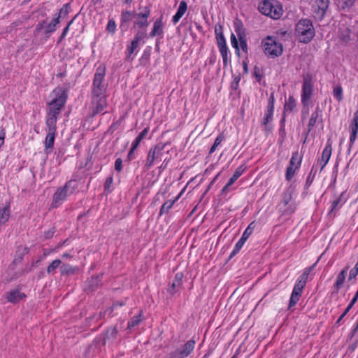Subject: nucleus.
<instances>
[{
  "label": "nucleus",
  "mask_w": 358,
  "mask_h": 358,
  "mask_svg": "<svg viewBox=\"0 0 358 358\" xmlns=\"http://www.w3.org/2000/svg\"><path fill=\"white\" fill-rule=\"evenodd\" d=\"M106 75V68L99 66L94 76L91 91V110L93 116L102 113L107 106L106 86L103 83Z\"/></svg>",
  "instance_id": "1"
},
{
  "label": "nucleus",
  "mask_w": 358,
  "mask_h": 358,
  "mask_svg": "<svg viewBox=\"0 0 358 358\" xmlns=\"http://www.w3.org/2000/svg\"><path fill=\"white\" fill-rule=\"evenodd\" d=\"M295 34L299 38L300 42L303 43H309L315 35L312 21L307 18L301 19L296 24Z\"/></svg>",
  "instance_id": "2"
},
{
  "label": "nucleus",
  "mask_w": 358,
  "mask_h": 358,
  "mask_svg": "<svg viewBox=\"0 0 358 358\" xmlns=\"http://www.w3.org/2000/svg\"><path fill=\"white\" fill-rule=\"evenodd\" d=\"M53 99L48 103V111L47 115L58 117L61 109L64 106L67 94L62 88H56L52 91Z\"/></svg>",
  "instance_id": "3"
},
{
  "label": "nucleus",
  "mask_w": 358,
  "mask_h": 358,
  "mask_svg": "<svg viewBox=\"0 0 358 358\" xmlns=\"http://www.w3.org/2000/svg\"><path fill=\"white\" fill-rule=\"evenodd\" d=\"M77 187L76 181L70 180L63 187L57 189L53 195L52 207L57 208L61 205L68 196L73 194Z\"/></svg>",
  "instance_id": "4"
},
{
  "label": "nucleus",
  "mask_w": 358,
  "mask_h": 358,
  "mask_svg": "<svg viewBox=\"0 0 358 358\" xmlns=\"http://www.w3.org/2000/svg\"><path fill=\"white\" fill-rule=\"evenodd\" d=\"M258 10L263 15L269 16L275 20L279 19L283 12L281 6L278 4L274 5L269 0L260 1L258 5Z\"/></svg>",
  "instance_id": "5"
},
{
  "label": "nucleus",
  "mask_w": 358,
  "mask_h": 358,
  "mask_svg": "<svg viewBox=\"0 0 358 358\" xmlns=\"http://www.w3.org/2000/svg\"><path fill=\"white\" fill-rule=\"evenodd\" d=\"M167 144V143H159L149 150L144 166L145 170H149L154 165L155 162L162 157L163 150Z\"/></svg>",
  "instance_id": "6"
},
{
  "label": "nucleus",
  "mask_w": 358,
  "mask_h": 358,
  "mask_svg": "<svg viewBox=\"0 0 358 358\" xmlns=\"http://www.w3.org/2000/svg\"><path fill=\"white\" fill-rule=\"evenodd\" d=\"M313 92V82L310 75L303 76L301 92V103L303 107L308 106Z\"/></svg>",
  "instance_id": "7"
},
{
  "label": "nucleus",
  "mask_w": 358,
  "mask_h": 358,
  "mask_svg": "<svg viewBox=\"0 0 358 358\" xmlns=\"http://www.w3.org/2000/svg\"><path fill=\"white\" fill-rule=\"evenodd\" d=\"M264 53L273 58L280 56L282 53V45L272 37L268 36L263 44Z\"/></svg>",
  "instance_id": "8"
},
{
  "label": "nucleus",
  "mask_w": 358,
  "mask_h": 358,
  "mask_svg": "<svg viewBox=\"0 0 358 358\" xmlns=\"http://www.w3.org/2000/svg\"><path fill=\"white\" fill-rule=\"evenodd\" d=\"M139 9V13H134V18H136L134 25L139 28L147 27L149 24L148 18L150 15V8L149 6H145Z\"/></svg>",
  "instance_id": "9"
},
{
  "label": "nucleus",
  "mask_w": 358,
  "mask_h": 358,
  "mask_svg": "<svg viewBox=\"0 0 358 358\" xmlns=\"http://www.w3.org/2000/svg\"><path fill=\"white\" fill-rule=\"evenodd\" d=\"M306 283L304 282V281L297 279L294 285V289L292 290V292L291 294L289 308L294 306L299 301L303 289L306 286Z\"/></svg>",
  "instance_id": "10"
},
{
  "label": "nucleus",
  "mask_w": 358,
  "mask_h": 358,
  "mask_svg": "<svg viewBox=\"0 0 358 358\" xmlns=\"http://www.w3.org/2000/svg\"><path fill=\"white\" fill-rule=\"evenodd\" d=\"M194 344V341H188L181 348H178L171 353L170 358H185L187 357L193 350Z\"/></svg>",
  "instance_id": "11"
},
{
  "label": "nucleus",
  "mask_w": 358,
  "mask_h": 358,
  "mask_svg": "<svg viewBox=\"0 0 358 358\" xmlns=\"http://www.w3.org/2000/svg\"><path fill=\"white\" fill-rule=\"evenodd\" d=\"M332 152L331 142L330 140H328L327 143L323 150L322 153L321 159L318 161V164L320 166V171H322L327 164L328 163Z\"/></svg>",
  "instance_id": "12"
},
{
  "label": "nucleus",
  "mask_w": 358,
  "mask_h": 358,
  "mask_svg": "<svg viewBox=\"0 0 358 358\" xmlns=\"http://www.w3.org/2000/svg\"><path fill=\"white\" fill-rule=\"evenodd\" d=\"M6 300L11 303H17L26 297L24 293L20 292L19 289H13L6 293Z\"/></svg>",
  "instance_id": "13"
},
{
  "label": "nucleus",
  "mask_w": 358,
  "mask_h": 358,
  "mask_svg": "<svg viewBox=\"0 0 358 358\" xmlns=\"http://www.w3.org/2000/svg\"><path fill=\"white\" fill-rule=\"evenodd\" d=\"M351 35L352 30L349 27H343L338 30V38L340 41L345 45L348 44L352 40Z\"/></svg>",
  "instance_id": "14"
},
{
  "label": "nucleus",
  "mask_w": 358,
  "mask_h": 358,
  "mask_svg": "<svg viewBox=\"0 0 358 358\" xmlns=\"http://www.w3.org/2000/svg\"><path fill=\"white\" fill-rule=\"evenodd\" d=\"M351 134L350 136V143H349V149H350L356 138L357 134L358 133V117H353L352 122L350 124Z\"/></svg>",
  "instance_id": "15"
},
{
  "label": "nucleus",
  "mask_w": 358,
  "mask_h": 358,
  "mask_svg": "<svg viewBox=\"0 0 358 358\" xmlns=\"http://www.w3.org/2000/svg\"><path fill=\"white\" fill-rule=\"evenodd\" d=\"M187 9V3L185 1H180L179 7L176 13L173 16L172 22L173 24H176L179 22L182 15L185 13Z\"/></svg>",
  "instance_id": "16"
},
{
  "label": "nucleus",
  "mask_w": 358,
  "mask_h": 358,
  "mask_svg": "<svg viewBox=\"0 0 358 358\" xmlns=\"http://www.w3.org/2000/svg\"><path fill=\"white\" fill-rule=\"evenodd\" d=\"M317 10L315 11V13L320 15L322 18L329 8V0H316Z\"/></svg>",
  "instance_id": "17"
},
{
  "label": "nucleus",
  "mask_w": 358,
  "mask_h": 358,
  "mask_svg": "<svg viewBox=\"0 0 358 358\" xmlns=\"http://www.w3.org/2000/svg\"><path fill=\"white\" fill-rule=\"evenodd\" d=\"M216 41L218 48L227 46L226 40L223 34L222 26L215 27V29Z\"/></svg>",
  "instance_id": "18"
},
{
  "label": "nucleus",
  "mask_w": 358,
  "mask_h": 358,
  "mask_svg": "<svg viewBox=\"0 0 358 358\" xmlns=\"http://www.w3.org/2000/svg\"><path fill=\"white\" fill-rule=\"evenodd\" d=\"M322 110L319 106H317L315 110L311 114V117L308 124V134L315 126L317 118L321 116Z\"/></svg>",
  "instance_id": "19"
},
{
  "label": "nucleus",
  "mask_w": 358,
  "mask_h": 358,
  "mask_svg": "<svg viewBox=\"0 0 358 358\" xmlns=\"http://www.w3.org/2000/svg\"><path fill=\"white\" fill-rule=\"evenodd\" d=\"M348 268V266H345L337 275L336 282L334 285V287L336 289V292H338L340 288L343 286L346 278Z\"/></svg>",
  "instance_id": "20"
},
{
  "label": "nucleus",
  "mask_w": 358,
  "mask_h": 358,
  "mask_svg": "<svg viewBox=\"0 0 358 358\" xmlns=\"http://www.w3.org/2000/svg\"><path fill=\"white\" fill-rule=\"evenodd\" d=\"M57 121V117L47 115L46 121H45L46 131L56 133V131H57V126H56Z\"/></svg>",
  "instance_id": "21"
},
{
  "label": "nucleus",
  "mask_w": 358,
  "mask_h": 358,
  "mask_svg": "<svg viewBox=\"0 0 358 358\" xmlns=\"http://www.w3.org/2000/svg\"><path fill=\"white\" fill-rule=\"evenodd\" d=\"M181 194L182 192H180L176 197H175L174 199H170L164 202L160 208L159 215H162L163 214L167 213L169 211V210L173 207V204L179 199Z\"/></svg>",
  "instance_id": "22"
},
{
  "label": "nucleus",
  "mask_w": 358,
  "mask_h": 358,
  "mask_svg": "<svg viewBox=\"0 0 358 358\" xmlns=\"http://www.w3.org/2000/svg\"><path fill=\"white\" fill-rule=\"evenodd\" d=\"M294 194V189L291 187H289L283 194L282 199L279 203L280 209H282V204H290L292 201V195Z\"/></svg>",
  "instance_id": "23"
},
{
  "label": "nucleus",
  "mask_w": 358,
  "mask_h": 358,
  "mask_svg": "<svg viewBox=\"0 0 358 358\" xmlns=\"http://www.w3.org/2000/svg\"><path fill=\"white\" fill-rule=\"evenodd\" d=\"M10 215V203L0 208V224H4L9 220Z\"/></svg>",
  "instance_id": "24"
},
{
  "label": "nucleus",
  "mask_w": 358,
  "mask_h": 358,
  "mask_svg": "<svg viewBox=\"0 0 358 358\" xmlns=\"http://www.w3.org/2000/svg\"><path fill=\"white\" fill-rule=\"evenodd\" d=\"M163 34V23L162 19H157L153 25L152 30L151 31L150 36L154 37L156 35H162Z\"/></svg>",
  "instance_id": "25"
},
{
  "label": "nucleus",
  "mask_w": 358,
  "mask_h": 358,
  "mask_svg": "<svg viewBox=\"0 0 358 358\" xmlns=\"http://www.w3.org/2000/svg\"><path fill=\"white\" fill-rule=\"evenodd\" d=\"M296 107V101L292 96H289L288 101H287L284 106L283 117L281 120V122L285 121V113L286 111L292 112Z\"/></svg>",
  "instance_id": "26"
},
{
  "label": "nucleus",
  "mask_w": 358,
  "mask_h": 358,
  "mask_svg": "<svg viewBox=\"0 0 358 358\" xmlns=\"http://www.w3.org/2000/svg\"><path fill=\"white\" fill-rule=\"evenodd\" d=\"M302 161V156L296 151L292 153L290 162H289V166L294 167L295 169H298L301 164Z\"/></svg>",
  "instance_id": "27"
},
{
  "label": "nucleus",
  "mask_w": 358,
  "mask_h": 358,
  "mask_svg": "<svg viewBox=\"0 0 358 358\" xmlns=\"http://www.w3.org/2000/svg\"><path fill=\"white\" fill-rule=\"evenodd\" d=\"M56 133L55 132H49L47 131V135L45 139V150H48V149H52L54 146L55 138Z\"/></svg>",
  "instance_id": "28"
},
{
  "label": "nucleus",
  "mask_w": 358,
  "mask_h": 358,
  "mask_svg": "<svg viewBox=\"0 0 358 358\" xmlns=\"http://www.w3.org/2000/svg\"><path fill=\"white\" fill-rule=\"evenodd\" d=\"M60 273L62 275H71L76 273L78 271V268L76 266H72L68 264H63L61 265Z\"/></svg>",
  "instance_id": "29"
},
{
  "label": "nucleus",
  "mask_w": 358,
  "mask_h": 358,
  "mask_svg": "<svg viewBox=\"0 0 358 358\" xmlns=\"http://www.w3.org/2000/svg\"><path fill=\"white\" fill-rule=\"evenodd\" d=\"M219 50H220V54L222 57L224 68H225L228 66L229 62H230V58H231L230 53L229 52V49H228L227 46H226V47H223V48H220Z\"/></svg>",
  "instance_id": "30"
},
{
  "label": "nucleus",
  "mask_w": 358,
  "mask_h": 358,
  "mask_svg": "<svg viewBox=\"0 0 358 358\" xmlns=\"http://www.w3.org/2000/svg\"><path fill=\"white\" fill-rule=\"evenodd\" d=\"M149 131V128L145 127L139 134L138 136L134 139V141L132 142L131 145H133V150H136L138 147L141 141L147 136L148 133Z\"/></svg>",
  "instance_id": "31"
},
{
  "label": "nucleus",
  "mask_w": 358,
  "mask_h": 358,
  "mask_svg": "<svg viewBox=\"0 0 358 358\" xmlns=\"http://www.w3.org/2000/svg\"><path fill=\"white\" fill-rule=\"evenodd\" d=\"M59 23L58 17H54L50 23L46 24L45 32L46 34L53 33L57 29V25Z\"/></svg>",
  "instance_id": "32"
},
{
  "label": "nucleus",
  "mask_w": 358,
  "mask_h": 358,
  "mask_svg": "<svg viewBox=\"0 0 358 358\" xmlns=\"http://www.w3.org/2000/svg\"><path fill=\"white\" fill-rule=\"evenodd\" d=\"M273 107H268L265 113V115L264 117V120L262 124L266 127V129H267V124L273 120Z\"/></svg>",
  "instance_id": "33"
},
{
  "label": "nucleus",
  "mask_w": 358,
  "mask_h": 358,
  "mask_svg": "<svg viewBox=\"0 0 358 358\" xmlns=\"http://www.w3.org/2000/svg\"><path fill=\"white\" fill-rule=\"evenodd\" d=\"M245 167L243 166H240L238 167L236 171H234L233 176L228 181V185H231L234 183V182L243 174V173L245 171Z\"/></svg>",
  "instance_id": "34"
},
{
  "label": "nucleus",
  "mask_w": 358,
  "mask_h": 358,
  "mask_svg": "<svg viewBox=\"0 0 358 358\" xmlns=\"http://www.w3.org/2000/svg\"><path fill=\"white\" fill-rule=\"evenodd\" d=\"M143 320L142 311H140L139 314L136 316H134L127 324L128 329H131L140 324Z\"/></svg>",
  "instance_id": "35"
},
{
  "label": "nucleus",
  "mask_w": 358,
  "mask_h": 358,
  "mask_svg": "<svg viewBox=\"0 0 358 358\" xmlns=\"http://www.w3.org/2000/svg\"><path fill=\"white\" fill-rule=\"evenodd\" d=\"M357 301V299L353 297L344 310V312L342 313V315L339 317V318L337 320V321L335 323V326H338L341 321L343 320V318L347 315V313L350 310V309L353 307V306L355 304V303Z\"/></svg>",
  "instance_id": "36"
},
{
  "label": "nucleus",
  "mask_w": 358,
  "mask_h": 358,
  "mask_svg": "<svg viewBox=\"0 0 358 358\" xmlns=\"http://www.w3.org/2000/svg\"><path fill=\"white\" fill-rule=\"evenodd\" d=\"M134 17V13L130 11H123L121 15V25L123 27L124 23L130 22Z\"/></svg>",
  "instance_id": "37"
},
{
  "label": "nucleus",
  "mask_w": 358,
  "mask_h": 358,
  "mask_svg": "<svg viewBox=\"0 0 358 358\" xmlns=\"http://www.w3.org/2000/svg\"><path fill=\"white\" fill-rule=\"evenodd\" d=\"M296 205L294 202H291L290 204H282V209H280L283 214L290 215L295 210Z\"/></svg>",
  "instance_id": "38"
},
{
  "label": "nucleus",
  "mask_w": 358,
  "mask_h": 358,
  "mask_svg": "<svg viewBox=\"0 0 358 358\" xmlns=\"http://www.w3.org/2000/svg\"><path fill=\"white\" fill-rule=\"evenodd\" d=\"M245 241H246V240L243 238H241L238 240V241L236 243L234 250L231 252V254L229 255V258H232L234 256H235L239 252V250L242 248V247L243 246Z\"/></svg>",
  "instance_id": "39"
},
{
  "label": "nucleus",
  "mask_w": 358,
  "mask_h": 358,
  "mask_svg": "<svg viewBox=\"0 0 358 358\" xmlns=\"http://www.w3.org/2000/svg\"><path fill=\"white\" fill-rule=\"evenodd\" d=\"M234 27L236 33L237 34V36L238 37V39L241 38L245 37V29L243 28V26L241 23V22H236L234 23Z\"/></svg>",
  "instance_id": "40"
},
{
  "label": "nucleus",
  "mask_w": 358,
  "mask_h": 358,
  "mask_svg": "<svg viewBox=\"0 0 358 358\" xmlns=\"http://www.w3.org/2000/svg\"><path fill=\"white\" fill-rule=\"evenodd\" d=\"M61 260L57 259L52 261L47 268V273L48 274H53L55 269L61 265Z\"/></svg>",
  "instance_id": "41"
},
{
  "label": "nucleus",
  "mask_w": 358,
  "mask_h": 358,
  "mask_svg": "<svg viewBox=\"0 0 358 358\" xmlns=\"http://www.w3.org/2000/svg\"><path fill=\"white\" fill-rule=\"evenodd\" d=\"M125 303L124 302H115L113 303V306L111 308H108L103 313H100L101 317H104L106 315H108V317L111 316L112 312L113 309L117 306H122Z\"/></svg>",
  "instance_id": "42"
},
{
  "label": "nucleus",
  "mask_w": 358,
  "mask_h": 358,
  "mask_svg": "<svg viewBox=\"0 0 358 358\" xmlns=\"http://www.w3.org/2000/svg\"><path fill=\"white\" fill-rule=\"evenodd\" d=\"M181 287L182 285L176 282L175 280H173L171 285L168 287L167 291L170 294L173 295L175 293L180 290Z\"/></svg>",
  "instance_id": "43"
},
{
  "label": "nucleus",
  "mask_w": 358,
  "mask_h": 358,
  "mask_svg": "<svg viewBox=\"0 0 358 358\" xmlns=\"http://www.w3.org/2000/svg\"><path fill=\"white\" fill-rule=\"evenodd\" d=\"M333 95L338 101H342L343 99L342 87L340 85L336 86L333 90Z\"/></svg>",
  "instance_id": "44"
},
{
  "label": "nucleus",
  "mask_w": 358,
  "mask_h": 358,
  "mask_svg": "<svg viewBox=\"0 0 358 358\" xmlns=\"http://www.w3.org/2000/svg\"><path fill=\"white\" fill-rule=\"evenodd\" d=\"M341 196L339 198L336 199L334 200L331 203V210H329L328 215H331L334 210H336L337 208H339L341 206Z\"/></svg>",
  "instance_id": "45"
},
{
  "label": "nucleus",
  "mask_w": 358,
  "mask_h": 358,
  "mask_svg": "<svg viewBox=\"0 0 358 358\" xmlns=\"http://www.w3.org/2000/svg\"><path fill=\"white\" fill-rule=\"evenodd\" d=\"M138 45V42L132 40L131 44L128 45L127 49V57L129 58L130 56L134 53V50L137 48Z\"/></svg>",
  "instance_id": "46"
},
{
  "label": "nucleus",
  "mask_w": 358,
  "mask_h": 358,
  "mask_svg": "<svg viewBox=\"0 0 358 358\" xmlns=\"http://www.w3.org/2000/svg\"><path fill=\"white\" fill-rule=\"evenodd\" d=\"M69 3L64 4L62 8L59 10V13L55 17H58V20L61 17H66L69 13Z\"/></svg>",
  "instance_id": "47"
},
{
  "label": "nucleus",
  "mask_w": 358,
  "mask_h": 358,
  "mask_svg": "<svg viewBox=\"0 0 358 358\" xmlns=\"http://www.w3.org/2000/svg\"><path fill=\"white\" fill-rule=\"evenodd\" d=\"M297 170L294 167L288 166L286 170L285 178L287 180L290 181L294 176L295 171Z\"/></svg>",
  "instance_id": "48"
},
{
  "label": "nucleus",
  "mask_w": 358,
  "mask_h": 358,
  "mask_svg": "<svg viewBox=\"0 0 358 358\" xmlns=\"http://www.w3.org/2000/svg\"><path fill=\"white\" fill-rule=\"evenodd\" d=\"M342 1V9L343 10H349L351 8L355 3L356 0H341Z\"/></svg>",
  "instance_id": "49"
},
{
  "label": "nucleus",
  "mask_w": 358,
  "mask_h": 358,
  "mask_svg": "<svg viewBox=\"0 0 358 358\" xmlns=\"http://www.w3.org/2000/svg\"><path fill=\"white\" fill-rule=\"evenodd\" d=\"M113 176H110L106 178L105 184H104V189L106 192H111L110 187L113 184Z\"/></svg>",
  "instance_id": "50"
},
{
  "label": "nucleus",
  "mask_w": 358,
  "mask_h": 358,
  "mask_svg": "<svg viewBox=\"0 0 358 358\" xmlns=\"http://www.w3.org/2000/svg\"><path fill=\"white\" fill-rule=\"evenodd\" d=\"M106 29L108 32L114 34L116 30V24L113 20H110L108 22Z\"/></svg>",
  "instance_id": "51"
},
{
  "label": "nucleus",
  "mask_w": 358,
  "mask_h": 358,
  "mask_svg": "<svg viewBox=\"0 0 358 358\" xmlns=\"http://www.w3.org/2000/svg\"><path fill=\"white\" fill-rule=\"evenodd\" d=\"M230 39L232 47L234 48L238 52H239L238 40L234 33H231Z\"/></svg>",
  "instance_id": "52"
},
{
  "label": "nucleus",
  "mask_w": 358,
  "mask_h": 358,
  "mask_svg": "<svg viewBox=\"0 0 358 358\" xmlns=\"http://www.w3.org/2000/svg\"><path fill=\"white\" fill-rule=\"evenodd\" d=\"M358 274V259L357 262L353 268H352L350 271L349 280H352L356 278Z\"/></svg>",
  "instance_id": "53"
},
{
  "label": "nucleus",
  "mask_w": 358,
  "mask_h": 358,
  "mask_svg": "<svg viewBox=\"0 0 358 358\" xmlns=\"http://www.w3.org/2000/svg\"><path fill=\"white\" fill-rule=\"evenodd\" d=\"M45 26H46L45 20H42V21L39 22L36 26L35 34H39L42 31V29L44 28Z\"/></svg>",
  "instance_id": "54"
},
{
  "label": "nucleus",
  "mask_w": 358,
  "mask_h": 358,
  "mask_svg": "<svg viewBox=\"0 0 358 358\" xmlns=\"http://www.w3.org/2000/svg\"><path fill=\"white\" fill-rule=\"evenodd\" d=\"M145 37V32L142 31H138L136 34L135 35L133 40L137 41L139 43V41L144 39Z\"/></svg>",
  "instance_id": "55"
},
{
  "label": "nucleus",
  "mask_w": 358,
  "mask_h": 358,
  "mask_svg": "<svg viewBox=\"0 0 358 358\" xmlns=\"http://www.w3.org/2000/svg\"><path fill=\"white\" fill-rule=\"evenodd\" d=\"M239 41H240V45H241L242 50L247 53L248 52V45H247V41H246L245 37H243V38L240 37Z\"/></svg>",
  "instance_id": "56"
},
{
  "label": "nucleus",
  "mask_w": 358,
  "mask_h": 358,
  "mask_svg": "<svg viewBox=\"0 0 358 358\" xmlns=\"http://www.w3.org/2000/svg\"><path fill=\"white\" fill-rule=\"evenodd\" d=\"M115 169L118 172L122 170V160L121 158L116 159L115 162Z\"/></svg>",
  "instance_id": "57"
},
{
  "label": "nucleus",
  "mask_w": 358,
  "mask_h": 358,
  "mask_svg": "<svg viewBox=\"0 0 358 358\" xmlns=\"http://www.w3.org/2000/svg\"><path fill=\"white\" fill-rule=\"evenodd\" d=\"M183 273L181 272H178L174 277L173 280L177 282H179L180 285L182 283Z\"/></svg>",
  "instance_id": "58"
},
{
  "label": "nucleus",
  "mask_w": 358,
  "mask_h": 358,
  "mask_svg": "<svg viewBox=\"0 0 358 358\" xmlns=\"http://www.w3.org/2000/svg\"><path fill=\"white\" fill-rule=\"evenodd\" d=\"M169 162H170V159H169L167 157L164 159V162H162L161 166L159 167V169L160 170V171L166 169L167 165L169 164Z\"/></svg>",
  "instance_id": "59"
},
{
  "label": "nucleus",
  "mask_w": 358,
  "mask_h": 358,
  "mask_svg": "<svg viewBox=\"0 0 358 358\" xmlns=\"http://www.w3.org/2000/svg\"><path fill=\"white\" fill-rule=\"evenodd\" d=\"M275 98H274V92H272L270 95L268 101V107H273L274 108Z\"/></svg>",
  "instance_id": "60"
},
{
  "label": "nucleus",
  "mask_w": 358,
  "mask_h": 358,
  "mask_svg": "<svg viewBox=\"0 0 358 358\" xmlns=\"http://www.w3.org/2000/svg\"><path fill=\"white\" fill-rule=\"evenodd\" d=\"M320 258L317 259V261L314 263L312 266L308 267V268H306L304 269V272L307 273L308 275H309V274L310 273V272L315 268V267L316 266L318 261H319Z\"/></svg>",
  "instance_id": "61"
},
{
  "label": "nucleus",
  "mask_w": 358,
  "mask_h": 358,
  "mask_svg": "<svg viewBox=\"0 0 358 358\" xmlns=\"http://www.w3.org/2000/svg\"><path fill=\"white\" fill-rule=\"evenodd\" d=\"M252 231L251 230H250L248 227L246 228V229L244 231L241 238L245 239L247 241V239L249 238V236L252 234Z\"/></svg>",
  "instance_id": "62"
},
{
  "label": "nucleus",
  "mask_w": 358,
  "mask_h": 358,
  "mask_svg": "<svg viewBox=\"0 0 358 358\" xmlns=\"http://www.w3.org/2000/svg\"><path fill=\"white\" fill-rule=\"evenodd\" d=\"M69 31V27H66L63 29V31H62V34L60 36V38L59 39V42L62 41L66 37V36L67 35Z\"/></svg>",
  "instance_id": "63"
},
{
  "label": "nucleus",
  "mask_w": 358,
  "mask_h": 358,
  "mask_svg": "<svg viewBox=\"0 0 358 358\" xmlns=\"http://www.w3.org/2000/svg\"><path fill=\"white\" fill-rule=\"evenodd\" d=\"M358 330L357 326H355V327L352 330V331L349 334L348 336V340H351L355 334H356L357 331Z\"/></svg>",
  "instance_id": "64"
}]
</instances>
